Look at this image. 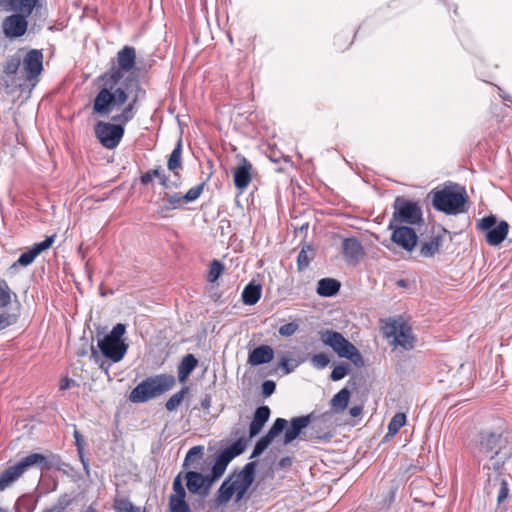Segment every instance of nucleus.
I'll use <instances>...</instances> for the list:
<instances>
[{"mask_svg": "<svg viewBox=\"0 0 512 512\" xmlns=\"http://www.w3.org/2000/svg\"><path fill=\"white\" fill-rule=\"evenodd\" d=\"M125 79H135L132 75L127 76Z\"/></svg>", "mask_w": 512, "mask_h": 512, "instance_id": "nucleus-62", "label": "nucleus"}, {"mask_svg": "<svg viewBox=\"0 0 512 512\" xmlns=\"http://www.w3.org/2000/svg\"><path fill=\"white\" fill-rule=\"evenodd\" d=\"M442 246V237L440 235L433 236L430 240L421 242L419 255L424 258L433 257L438 253Z\"/></svg>", "mask_w": 512, "mask_h": 512, "instance_id": "nucleus-30", "label": "nucleus"}, {"mask_svg": "<svg viewBox=\"0 0 512 512\" xmlns=\"http://www.w3.org/2000/svg\"><path fill=\"white\" fill-rule=\"evenodd\" d=\"M90 358L99 366V368L105 372V374L109 375V368L111 367V361L108 359H103L101 353L97 351L94 346H91V355Z\"/></svg>", "mask_w": 512, "mask_h": 512, "instance_id": "nucleus-41", "label": "nucleus"}, {"mask_svg": "<svg viewBox=\"0 0 512 512\" xmlns=\"http://www.w3.org/2000/svg\"><path fill=\"white\" fill-rule=\"evenodd\" d=\"M30 15L22 13H14L7 16L2 22V32L6 38H20L27 32L28 21Z\"/></svg>", "mask_w": 512, "mask_h": 512, "instance_id": "nucleus-14", "label": "nucleus"}, {"mask_svg": "<svg viewBox=\"0 0 512 512\" xmlns=\"http://www.w3.org/2000/svg\"><path fill=\"white\" fill-rule=\"evenodd\" d=\"M154 177H157L160 180V184L164 188H168L169 187V183H168L169 182V178L165 174L164 170L161 167H158L156 169L148 170L146 173H144L141 176L140 180H141V183L143 185H147V184H149L154 179Z\"/></svg>", "mask_w": 512, "mask_h": 512, "instance_id": "nucleus-35", "label": "nucleus"}, {"mask_svg": "<svg viewBox=\"0 0 512 512\" xmlns=\"http://www.w3.org/2000/svg\"><path fill=\"white\" fill-rule=\"evenodd\" d=\"M47 512H64V507L62 505L54 506L47 510Z\"/></svg>", "mask_w": 512, "mask_h": 512, "instance_id": "nucleus-59", "label": "nucleus"}, {"mask_svg": "<svg viewBox=\"0 0 512 512\" xmlns=\"http://www.w3.org/2000/svg\"><path fill=\"white\" fill-rule=\"evenodd\" d=\"M0 512H8L6 509L0 508Z\"/></svg>", "mask_w": 512, "mask_h": 512, "instance_id": "nucleus-63", "label": "nucleus"}, {"mask_svg": "<svg viewBox=\"0 0 512 512\" xmlns=\"http://www.w3.org/2000/svg\"><path fill=\"white\" fill-rule=\"evenodd\" d=\"M203 456V447L202 446H194L190 448L185 456L183 462V468H197L200 460Z\"/></svg>", "mask_w": 512, "mask_h": 512, "instance_id": "nucleus-37", "label": "nucleus"}, {"mask_svg": "<svg viewBox=\"0 0 512 512\" xmlns=\"http://www.w3.org/2000/svg\"><path fill=\"white\" fill-rule=\"evenodd\" d=\"M477 229L485 234L489 245L498 246L505 240L509 232V224L504 220L497 223L496 216L489 215L478 221Z\"/></svg>", "mask_w": 512, "mask_h": 512, "instance_id": "nucleus-10", "label": "nucleus"}, {"mask_svg": "<svg viewBox=\"0 0 512 512\" xmlns=\"http://www.w3.org/2000/svg\"><path fill=\"white\" fill-rule=\"evenodd\" d=\"M0 6L7 12L31 15L34 10L40 12L39 0H0Z\"/></svg>", "mask_w": 512, "mask_h": 512, "instance_id": "nucleus-21", "label": "nucleus"}, {"mask_svg": "<svg viewBox=\"0 0 512 512\" xmlns=\"http://www.w3.org/2000/svg\"><path fill=\"white\" fill-rule=\"evenodd\" d=\"M25 80L35 79L43 70V54L41 50L31 49L22 59Z\"/></svg>", "mask_w": 512, "mask_h": 512, "instance_id": "nucleus-19", "label": "nucleus"}, {"mask_svg": "<svg viewBox=\"0 0 512 512\" xmlns=\"http://www.w3.org/2000/svg\"><path fill=\"white\" fill-rule=\"evenodd\" d=\"M75 385H76V382L73 379L65 377L61 380L59 388H60V390H67L70 387L75 386Z\"/></svg>", "mask_w": 512, "mask_h": 512, "instance_id": "nucleus-53", "label": "nucleus"}, {"mask_svg": "<svg viewBox=\"0 0 512 512\" xmlns=\"http://www.w3.org/2000/svg\"><path fill=\"white\" fill-rule=\"evenodd\" d=\"M12 291L5 280H0V308H5L11 303Z\"/></svg>", "mask_w": 512, "mask_h": 512, "instance_id": "nucleus-45", "label": "nucleus"}, {"mask_svg": "<svg viewBox=\"0 0 512 512\" xmlns=\"http://www.w3.org/2000/svg\"><path fill=\"white\" fill-rule=\"evenodd\" d=\"M399 284H400L401 286H404V281H403V280H401V281L399 282Z\"/></svg>", "mask_w": 512, "mask_h": 512, "instance_id": "nucleus-64", "label": "nucleus"}, {"mask_svg": "<svg viewBox=\"0 0 512 512\" xmlns=\"http://www.w3.org/2000/svg\"><path fill=\"white\" fill-rule=\"evenodd\" d=\"M288 421L284 418H277L272 424L269 431L261 437L255 444L250 458L260 456L272 441L287 427Z\"/></svg>", "mask_w": 512, "mask_h": 512, "instance_id": "nucleus-18", "label": "nucleus"}, {"mask_svg": "<svg viewBox=\"0 0 512 512\" xmlns=\"http://www.w3.org/2000/svg\"><path fill=\"white\" fill-rule=\"evenodd\" d=\"M274 357L273 349L268 345H261L249 353L248 362L253 366L269 363Z\"/></svg>", "mask_w": 512, "mask_h": 512, "instance_id": "nucleus-26", "label": "nucleus"}, {"mask_svg": "<svg viewBox=\"0 0 512 512\" xmlns=\"http://www.w3.org/2000/svg\"><path fill=\"white\" fill-rule=\"evenodd\" d=\"M291 465H292V458L291 457H283L278 462V466L280 468H288Z\"/></svg>", "mask_w": 512, "mask_h": 512, "instance_id": "nucleus-54", "label": "nucleus"}, {"mask_svg": "<svg viewBox=\"0 0 512 512\" xmlns=\"http://www.w3.org/2000/svg\"><path fill=\"white\" fill-rule=\"evenodd\" d=\"M350 395V391L347 388H343L333 396L330 405L334 413L339 414L347 408Z\"/></svg>", "mask_w": 512, "mask_h": 512, "instance_id": "nucleus-32", "label": "nucleus"}, {"mask_svg": "<svg viewBox=\"0 0 512 512\" xmlns=\"http://www.w3.org/2000/svg\"><path fill=\"white\" fill-rule=\"evenodd\" d=\"M276 389V384L272 380H266L262 383V394L264 397L271 396Z\"/></svg>", "mask_w": 512, "mask_h": 512, "instance_id": "nucleus-52", "label": "nucleus"}, {"mask_svg": "<svg viewBox=\"0 0 512 512\" xmlns=\"http://www.w3.org/2000/svg\"><path fill=\"white\" fill-rule=\"evenodd\" d=\"M251 163L245 158H241V164L234 169V185L240 191H244L251 182Z\"/></svg>", "mask_w": 512, "mask_h": 512, "instance_id": "nucleus-24", "label": "nucleus"}, {"mask_svg": "<svg viewBox=\"0 0 512 512\" xmlns=\"http://www.w3.org/2000/svg\"><path fill=\"white\" fill-rule=\"evenodd\" d=\"M312 430L314 432L308 437L309 440L316 439L319 441H329L333 437V434L330 431H323L319 429L315 423L312 425Z\"/></svg>", "mask_w": 512, "mask_h": 512, "instance_id": "nucleus-47", "label": "nucleus"}, {"mask_svg": "<svg viewBox=\"0 0 512 512\" xmlns=\"http://www.w3.org/2000/svg\"><path fill=\"white\" fill-rule=\"evenodd\" d=\"M245 445L242 440H237L229 447L221 450L216 456L215 462L211 469L212 481L219 479L225 472L228 464L237 456L243 453Z\"/></svg>", "mask_w": 512, "mask_h": 512, "instance_id": "nucleus-12", "label": "nucleus"}, {"mask_svg": "<svg viewBox=\"0 0 512 512\" xmlns=\"http://www.w3.org/2000/svg\"><path fill=\"white\" fill-rule=\"evenodd\" d=\"M99 80L102 84L93 101V113L99 116H108L127 103L129 94L120 80L104 74Z\"/></svg>", "mask_w": 512, "mask_h": 512, "instance_id": "nucleus-1", "label": "nucleus"}, {"mask_svg": "<svg viewBox=\"0 0 512 512\" xmlns=\"http://www.w3.org/2000/svg\"><path fill=\"white\" fill-rule=\"evenodd\" d=\"M319 334L323 344L330 347L339 357L349 359L356 367L364 365L359 350L340 332L327 329Z\"/></svg>", "mask_w": 512, "mask_h": 512, "instance_id": "nucleus-7", "label": "nucleus"}, {"mask_svg": "<svg viewBox=\"0 0 512 512\" xmlns=\"http://www.w3.org/2000/svg\"><path fill=\"white\" fill-rule=\"evenodd\" d=\"M391 241L407 252H412L417 244L418 236L415 230L406 225L394 224L391 229Z\"/></svg>", "mask_w": 512, "mask_h": 512, "instance_id": "nucleus-15", "label": "nucleus"}, {"mask_svg": "<svg viewBox=\"0 0 512 512\" xmlns=\"http://www.w3.org/2000/svg\"><path fill=\"white\" fill-rule=\"evenodd\" d=\"M310 362L316 369H324L330 362L329 357L325 353H318L311 357Z\"/></svg>", "mask_w": 512, "mask_h": 512, "instance_id": "nucleus-48", "label": "nucleus"}, {"mask_svg": "<svg viewBox=\"0 0 512 512\" xmlns=\"http://www.w3.org/2000/svg\"><path fill=\"white\" fill-rule=\"evenodd\" d=\"M182 140L179 139L177 141V144L176 146L174 147L173 151L171 152L169 158H168V162H167V167L170 171L174 172V174L177 176L178 173H177V170L178 169H182Z\"/></svg>", "mask_w": 512, "mask_h": 512, "instance_id": "nucleus-33", "label": "nucleus"}, {"mask_svg": "<svg viewBox=\"0 0 512 512\" xmlns=\"http://www.w3.org/2000/svg\"><path fill=\"white\" fill-rule=\"evenodd\" d=\"M393 209L389 229H392L394 224L419 225L423 221L422 209L417 202L399 196L394 201Z\"/></svg>", "mask_w": 512, "mask_h": 512, "instance_id": "nucleus-9", "label": "nucleus"}, {"mask_svg": "<svg viewBox=\"0 0 512 512\" xmlns=\"http://www.w3.org/2000/svg\"><path fill=\"white\" fill-rule=\"evenodd\" d=\"M298 328H299L298 323L290 322V323L282 325L279 328L278 332L283 337H289V336H292L293 334H295L297 332Z\"/></svg>", "mask_w": 512, "mask_h": 512, "instance_id": "nucleus-50", "label": "nucleus"}, {"mask_svg": "<svg viewBox=\"0 0 512 512\" xmlns=\"http://www.w3.org/2000/svg\"><path fill=\"white\" fill-rule=\"evenodd\" d=\"M314 420V414L294 417L290 420V427L285 431L283 444L288 445L301 436L302 431L306 429Z\"/></svg>", "mask_w": 512, "mask_h": 512, "instance_id": "nucleus-20", "label": "nucleus"}, {"mask_svg": "<svg viewBox=\"0 0 512 512\" xmlns=\"http://www.w3.org/2000/svg\"><path fill=\"white\" fill-rule=\"evenodd\" d=\"M348 370H349L348 364L342 363V364L336 365L333 368L330 377L333 381H339V380L343 379L348 374Z\"/></svg>", "mask_w": 512, "mask_h": 512, "instance_id": "nucleus-49", "label": "nucleus"}, {"mask_svg": "<svg viewBox=\"0 0 512 512\" xmlns=\"http://www.w3.org/2000/svg\"><path fill=\"white\" fill-rule=\"evenodd\" d=\"M21 62L22 57L19 52L10 56L3 66L4 76L1 77V79H8L11 81H13L14 79H24L23 75L19 74Z\"/></svg>", "mask_w": 512, "mask_h": 512, "instance_id": "nucleus-27", "label": "nucleus"}, {"mask_svg": "<svg viewBox=\"0 0 512 512\" xmlns=\"http://www.w3.org/2000/svg\"><path fill=\"white\" fill-rule=\"evenodd\" d=\"M256 462H248L239 471L230 474L221 484L216 496V503H228L235 494V501H241L254 481Z\"/></svg>", "mask_w": 512, "mask_h": 512, "instance_id": "nucleus-3", "label": "nucleus"}, {"mask_svg": "<svg viewBox=\"0 0 512 512\" xmlns=\"http://www.w3.org/2000/svg\"><path fill=\"white\" fill-rule=\"evenodd\" d=\"M499 436L495 434H489L484 437L480 443V452L486 457L493 458L494 455L498 454V443Z\"/></svg>", "mask_w": 512, "mask_h": 512, "instance_id": "nucleus-31", "label": "nucleus"}, {"mask_svg": "<svg viewBox=\"0 0 512 512\" xmlns=\"http://www.w3.org/2000/svg\"><path fill=\"white\" fill-rule=\"evenodd\" d=\"M85 354H86L85 350H82L80 353H78V355H80V356H84Z\"/></svg>", "mask_w": 512, "mask_h": 512, "instance_id": "nucleus-61", "label": "nucleus"}, {"mask_svg": "<svg viewBox=\"0 0 512 512\" xmlns=\"http://www.w3.org/2000/svg\"><path fill=\"white\" fill-rule=\"evenodd\" d=\"M340 282L333 278H323L318 281L317 293L323 297H332L340 290Z\"/></svg>", "mask_w": 512, "mask_h": 512, "instance_id": "nucleus-29", "label": "nucleus"}, {"mask_svg": "<svg viewBox=\"0 0 512 512\" xmlns=\"http://www.w3.org/2000/svg\"><path fill=\"white\" fill-rule=\"evenodd\" d=\"M211 406V396L205 395V397L201 400V407L205 410L209 409Z\"/></svg>", "mask_w": 512, "mask_h": 512, "instance_id": "nucleus-58", "label": "nucleus"}, {"mask_svg": "<svg viewBox=\"0 0 512 512\" xmlns=\"http://www.w3.org/2000/svg\"><path fill=\"white\" fill-rule=\"evenodd\" d=\"M188 391V387H183L180 391L173 394L165 403L166 410L169 412L175 411L181 405Z\"/></svg>", "mask_w": 512, "mask_h": 512, "instance_id": "nucleus-38", "label": "nucleus"}, {"mask_svg": "<svg viewBox=\"0 0 512 512\" xmlns=\"http://www.w3.org/2000/svg\"><path fill=\"white\" fill-rule=\"evenodd\" d=\"M198 364L197 358L193 354L185 355L178 365V379L180 382H185L192 371Z\"/></svg>", "mask_w": 512, "mask_h": 512, "instance_id": "nucleus-28", "label": "nucleus"}, {"mask_svg": "<svg viewBox=\"0 0 512 512\" xmlns=\"http://www.w3.org/2000/svg\"><path fill=\"white\" fill-rule=\"evenodd\" d=\"M343 256L347 263L357 264L364 255L361 242L355 238H345L342 242Z\"/></svg>", "mask_w": 512, "mask_h": 512, "instance_id": "nucleus-23", "label": "nucleus"}, {"mask_svg": "<svg viewBox=\"0 0 512 512\" xmlns=\"http://www.w3.org/2000/svg\"><path fill=\"white\" fill-rule=\"evenodd\" d=\"M224 269L225 267L223 263L220 262L219 260L214 259L210 264L207 280L211 283L216 282L224 272Z\"/></svg>", "mask_w": 512, "mask_h": 512, "instance_id": "nucleus-43", "label": "nucleus"}, {"mask_svg": "<svg viewBox=\"0 0 512 512\" xmlns=\"http://www.w3.org/2000/svg\"><path fill=\"white\" fill-rule=\"evenodd\" d=\"M173 493L169 496V512H192L186 501V491L182 484V473L173 481Z\"/></svg>", "mask_w": 512, "mask_h": 512, "instance_id": "nucleus-16", "label": "nucleus"}, {"mask_svg": "<svg viewBox=\"0 0 512 512\" xmlns=\"http://www.w3.org/2000/svg\"><path fill=\"white\" fill-rule=\"evenodd\" d=\"M362 411H363V408L362 406H352L350 409H349V414L352 416V417H359L361 414H362Z\"/></svg>", "mask_w": 512, "mask_h": 512, "instance_id": "nucleus-55", "label": "nucleus"}, {"mask_svg": "<svg viewBox=\"0 0 512 512\" xmlns=\"http://www.w3.org/2000/svg\"><path fill=\"white\" fill-rule=\"evenodd\" d=\"M74 438H75V446L77 448V452L79 455V458L83 464V467L86 471V473H89V463L84 457V448H85V440L84 437L80 434L78 430H74Z\"/></svg>", "mask_w": 512, "mask_h": 512, "instance_id": "nucleus-40", "label": "nucleus"}, {"mask_svg": "<svg viewBox=\"0 0 512 512\" xmlns=\"http://www.w3.org/2000/svg\"><path fill=\"white\" fill-rule=\"evenodd\" d=\"M299 365V362L295 360H290L286 357H282L280 361V366L285 374H289Z\"/></svg>", "mask_w": 512, "mask_h": 512, "instance_id": "nucleus-51", "label": "nucleus"}, {"mask_svg": "<svg viewBox=\"0 0 512 512\" xmlns=\"http://www.w3.org/2000/svg\"><path fill=\"white\" fill-rule=\"evenodd\" d=\"M16 511L17 512H31L29 509H27L26 511H22L20 502H17V504H16Z\"/></svg>", "mask_w": 512, "mask_h": 512, "instance_id": "nucleus-60", "label": "nucleus"}, {"mask_svg": "<svg viewBox=\"0 0 512 512\" xmlns=\"http://www.w3.org/2000/svg\"><path fill=\"white\" fill-rule=\"evenodd\" d=\"M10 325V321L5 313H0V330L5 329Z\"/></svg>", "mask_w": 512, "mask_h": 512, "instance_id": "nucleus-56", "label": "nucleus"}, {"mask_svg": "<svg viewBox=\"0 0 512 512\" xmlns=\"http://www.w3.org/2000/svg\"><path fill=\"white\" fill-rule=\"evenodd\" d=\"M114 507L118 512H143L139 507L134 506L133 503L126 498L116 499Z\"/></svg>", "mask_w": 512, "mask_h": 512, "instance_id": "nucleus-44", "label": "nucleus"}, {"mask_svg": "<svg viewBox=\"0 0 512 512\" xmlns=\"http://www.w3.org/2000/svg\"><path fill=\"white\" fill-rule=\"evenodd\" d=\"M176 385L172 374L162 373L147 377L130 392L132 403H145L170 391Z\"/></svg>", "mask_w": 512, "mask_h": 512, "instance_id": "nucleus-5", "label": "nucleus"}, {"mask_svg": "<svg viewBox=\"0 0 512 512\" xmlns=\"http://www.w3.org/2000/svg\"><path fill=\"white\" fill-rule=\"evenodd\" d=\"M315 257V251L313 247L309 244H305L302 246L298 257H297V269L298 271H304L310 265V262Z\"/></svg>", "mask_w": 512, "mask_h": 512, "instance_id": "nucleus-34", "label": "nucleus"}, {"mask_svg": "<svg viewBox=\"0 0 512 512\" xmlns=\"http://www.w3.org/2000/svg\"><path fill=\"white\" fill-rule=\"evenodd\" d=\"M138 97V93L135 94L122 112L112 117L114 123L104 121L96 123L94 127L95 136L103 147L114 149L119 145L125 132L124 126L134 118Z\"/></svg>", "mask_w": 512, "mask_h": 512, "instance_id": "nucleus-2", "label": "nucleus"}, {"mask_svg": "<svg viewBox=\"0 0 512 512\" xmlns=\"http://www.w3.org/2000/svg\"><path fill=\"white\" fill-rule=\"evenodd\" d=\"M270 413L271 411L268 406H260L255 410L253 419L249 426V436L251 438L260 433L265 423L269 420Z\"/></svg>", "mask_w": 512, "mask_h": 512, "instance_id": "nucleus-25", "label": "nucleus"}, {"mask_svg": "<svg viewBox=\"0 0 512 512\" xmlns=\"http://www.w3.org/2000/svg\"><path fill=\"white\" fill-rule=\"evenodd\" d=\"M126 326L122 323L116 324L110 333L98 340V348L101 355L113 363L120 362L127 353L129 345L123 339Z\"/></svg>", "mask_w": 512, "mask_h": 512, "instance_id": "nucleus-6", "label": "nucleus"}, {"mask_svg": "<svg viewBox=\"0 0 512 512\" xmlns=\"http://www.w3.org/2000/svg\"><path fill=\"white\" fill-rule=\"evenodd\" d=\"M186 480V486L190 493L198 494L205 497L214 481L210 475H202L197 471H188L184 476Z\"/></svg>", "mask_w": 512, "mask_h": 512, "instance_id": "nucleus-17", "label": "nucleus"}, {"mask_svg": "<svg viewBox=\"0 0 512 512\" xmlns=\"http://www.w3.org/2000/svg\"><path fill=\"white\" fill-rule=\"evenodd\" d=\"M261 286L249 283L242 292V300L246 305L256 304L261 297Z\"/></svg>", "mask_w": 512, "mask_h": 512, "instance_id": "nucleus-36", "label": "nucleus"}, {"mask_svg": "<svg viewBox=\"0 0 512 512\" xmlns=\"http://www.w3.org/2000/svg\"><path fill=\"white\" fill-rule=\"evenodd\" d=\"M433 207L447 215H457L465 212L467 195L464 188L458 185H446L433 189L429 195Z\"/></svg>", "mask_w": 512, "mask_h": 512, "instance_id": "nucleus-4", "label": "nucleus"}, {"mask_svg": "<svg viewBox=\"0 0 512 512\" xmlns=\"http://www.w3.org/2000/svg\"><path fill=\"white\" fill-rule=\"evenodd\" d=\"M406 415L404 413L395 414L388 424L387 436H394L405 425Z\"/></svg>", "mask_w": 512, "mask_h": 512, "instance_id": "nucleus-39", "label": "nucleus"}, {"mask_svg": "<svg viewBox=\"0 0 512 512\" xmlns=\"http://www.w3.org/2000/svg\"><path fill=\"white\" fill-rule=\"evenodd\" d=\"M384 332L388 338L393 337L392 344L395 347L400 346L405 350L414 347L415 338L412 329L402 318L390 320Z\"/></svg>", "mask_w": 512, "mask_h": 512, "instance_id": "nucleus-11", "label": "nucleus"}, {"mask_svg": "<svg viewBox=\"0 0 512 512\" xmlns=\"http://www.w3.org/2000/svg\"><path fill=\"white\" fill-rule=\"evenodd\" d=\"M37 466L41 470H49L50 463L46 456L40 453H31L16 464L9 466L0 474V491L21 477L30 467Z\"/></svg>", "mask_w": 512, "mask_h": 512, "instance_id": "nucleus-8", "label": "nucleus"}, {"mask_svg": "<svg viewBox=\"0 0 512 512\" xmlns=\"http://www.w3.org/2000/svg\"><path fill=\"white\" fill-rule=\"evenodd\" d=\"M136 63V50L132 46H124L117 53V66L104 73L113 79H124V74L130 72Z\"/></svg>", "mask_w": 512, "mask_h": 512, "instance_id": "nucleus-13", "label": "nucleus"}, {"mask_svg": "<svg viewBox=\"0 0 512 512\" xmlns=\"http://www.w3.org/2000/svg\"><path fill=\"white\" fill-rule=\"evenodd\" d=\"M164 201L166 203L164 206L166 211L178 209L186 204L184 199H182V195L179 193L167 195Z\"/></svg>", "mask_w": 512, "mask_h": 512, "instance_id": "nucleus-42", "label": "nucleus"}, {"mask_svg": "<svg viewBox=\"0 0 512 512\" xmlns=\"http://www.w3.org/2000/svg\"><path fill=\"white\" fill-rule=\"evenodd\" d=\"M507 492H508V489L506 487V483L503 482L500 490H499V494H498V501L501 502L503 499H505L507 497Z\"/></svg>", "mask_w": 512, "mask_h": 512, "instance_id": "nucleus-57", "label": "nucleus"}, {"mask_svg": "<svg viewBox=\"0 0 512 512\" xmlns=\"http://www.w3.org/2000/svg\"><path fill=\"white\" fill-rule=\"evenodd\" d=\"M55 235H51L46 237L45 240L35 243L31 248H29L27 251L23 252L20 257L18 258L17 262L13 265H20V266H28L30 265L35 258L41 254L43 251L47 250L52 246L55 240Z\"/></svg>", "mask_w": 512, "mask_h": 512, "instance_id": "nucleus-22", "label": "nucleus"}, {"mask_svg": "<svg viewBox=\"0 0 512 512\" xmlns=\"http://www.w3.org/2000/svg\"><path fill=\"white\" fill-rule=\"evenodd\" d=\"M203 188H204V183H201L199 185H196V186L190 188L186 194L182 195V199H184L186 204L195 201L202 194Z\"/></svg>", "mask_w": 512, "mask_h": 512, "instance_id": "nucleus-46", "label": "nucleus"}]
</instances>
